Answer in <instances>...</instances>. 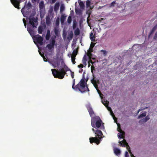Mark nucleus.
<instances>
[{
	"mask_svg": "<svg viewBox=\"0 0 157 157\" xmlns=\"http://www.w3.org/2000/svg\"><path fill=\"white\" fill-rule=\"evenodd\" d=\"M107 109L109 111H111L112 110L111 109L110 107H108Z\"/></svg>",
	"mask_w": 157,
	"mask_h": 157,
	"instance_id": "48",
	"label": "nucleus"
},
{
	"mask_svg": "<svg viewBox=\"0 0 157 157\" xmlns=\"http://www.w3.org/2000/svg\"><path fill=\"white\" fill-rule=\"evenodd\" d=\"M125 157H129L128 153L127 151H126L125 153Z\"/></svg>",
	"mask_w": 157,
	"mask_h": 157,
	"instance_id": "42",
	"label": "nucleus"
},
{
	"mask_svg": "<svg viewBox=\"0 0 157 157\" xmlns=\"http://www.w3.org/2000/svg\"><path fill=\"white\" fill-rule=\"evenodd\" d=\"M95 134H96L95 137L90 138V142L91 144H92L94 142L98 145L100 143L101 139L102 138V136L103 135V133L101 130L97 129L96 130Z\"/></svg>",
	"mask_w": 157,
	"mask_h": 157,
	"instance_id": "5",
	"label": "nucleus"
},
{
	"mask_svg": "<svg viewBox=\"0 0 157 157\" xmlns=\"http://www.w3.org/2000/svg\"><path fill=\"white\" fill-rule=\"evenodd\" d=\"M87 80L85 82V78L84 76H83L81 80L79 83L75 86V79L73 81L72 88L76 90L78 89L81 93H83L86 91H89L90 90L87 84Z\"/></svg>",
	"mask_w": 157,
	"mask_h": 157,
	"instance_id": "3",
	"label": "nucleus"
},
{
	"mask_svg": "<svg viewBox=\"0 0 157 157\" xmlns=\"http://www.w3.org/2000/svg\"><path fill=\"white\" fill-rule=\"evenodd\" d=\"M75 57H75L74 56H71V61H72V63H73V64H75V63H76L75 61Z\"/></svg>",
	"mask_w": 157,
	"mask_h": 157,
	"instance_id": "28",
	"label": "nucleus"
},
{
	"mask_svg": "<svg viewBox=\"0 0 157 157\" xmlns=\"http://www.w3.org/2000/svg\"><path fill=\"white\" fill-rule=\"evenodd\" d=\"M142 110V109H139V110L137 112V113H138L140 111Z\"/></svg>",
	"mask_w": 157,
	"mask_h": 157,
	"instance_id": "51",
	"label": "nucleus"
},
{
	"mask_svg": "<svg viewBox=\"0 0 157 157\" xmlns=\"http://www.w3.org/2000/svg\"><path fill=\"white\" fill-rule=\"evenodd\" d=\"M50 31L48 29L47 31V33L45 36V38L46 40H48L50 37Z\"/></svg>",
	"mask_w": 157,
	"mask_h": 157,
	"instance_id": "17",
	"label": "nucleus"
},
{
	"mask_svg": "<svg viewBox=\"0 0 157 157\" xmlns=\"http://www.w3.org/2000/svg\"><path fill=\"white\" fill-rule=\"evenodd\" d=\"M57 0H52V2L53 3H55Z\"/></svg>",
	"mask_w": 157,
	"mask_h": 157,
	"instance_id": "49",
	"label": "nucleus"
},
{
	"mask_svg": "<svg viewBox=\"0 0 157 157\" xmlns=\"http://www.w3.org/2000/svg\"><path fill=\"white\" fill-rule=\"evenodd\" d=\"M23 22L24 23V25L25 27H26V21L25 19V18H23Z\"/></svg>",
	"mask_w": 157,
	"mask_h": 157,
	"instance_id": "40",
	"label": "nucleus"
},
{
	"mask_svg": "<svg viewBox=\"0 0 157 157\" xmlns=\"http://www.w3.org/2000/svg\"><path fill=\"white\" fill-rule=\"evenodd\" d=\"M104 104L105 105V106H106V105H105V104Z\"/></svg>",
	"mask_w": 157,
	"mask_h": 157,
	"instance_id": "58",
	"label": "nucleus"
},
{
	"mask_svg": "<svg viewBox=\"0 0 157 157\" xmlns=\"http://www.w3.org/2000/svg\"><path fill=\"white\" fill-rule=\"evenodd\" d=\"M110 111V113H111V115L112 116H114V114L113 113V112H112V110Z\"/></svg>",
	"mask_w": 157,
	"mask_h": 157,
	"instance_id": "46",
	"label": "nucleus"
},
{
	"mask_svg": "<svg viewBox=\"0 0 157 157\" xmlns=\"http://www.w3.org/2000/svg\"><path fill=\"white\" fill-rule=\"evenodd\" d=\"M34 2H36L38 1H39V0H32Z\"/></svg>",
	"mask_w": 157,
	"mask_h": 157,
	"instance_id": "53",
	"label": "nucleus"
},
{
	"mask_svg": "<svg viewBox=\"0 0 157 157\" xmlns=\"http://www.w3.org/2000/svg\"><path fill=\"white\" fill-rule=\"evenodd\" d=\"M86 108L89 113L90 116L91 117H93L94 115V113L93 110L92 108L90 105H86Z\"/></svg>",
	"mask_w": 157,
	"mask_h": 157,
	"instance_id": "7",
	"label": "nucleus"
},
{
	"mask_svg": "<svg viewBox=\"0 0 157 157\" xmlns=\"http://www.w3.org/2000/svg\"><path fill=\"white\" fill-rule=\"evenodd\" d=\"M51 71L52 74L55 78H58L60 79H63L65 75L66 74L67 71H70L71 76L72 78H73L74 76V73L68 68L67 66L66 65L64 66L63 68H60L59 70H56L55 69H52Z\"/></svg>",
	"mask_w": 157,
	"mask_h": 157,
	"instance_id": "2",
	"label": "nucleus"
},
{
	"mask_svg": "<svg viewBox=\"0 0 157 157\" xmlns=\"http://www.w3.org/2000/svg\"><path fill=\"white\" fill-rule=\"evenodd\" d=\"M91 82L92 83L94 84L95 83H97L96 82V80L95 79H93L92 81H91Z\"/></svg>",
	"mask_w": 157,
	"mask_h": 157,
	"instance_id": "41",
	"label": "nucleus"
},
{
	"mask_svg": "<svg viewBox=\"0 0 157 157\" xmlns=\"http://www.w3.org/2000/svg\"><path fill=\"white\" fill-rule=\"evenodd\" d=\"M43 59H44V61H47V59H46L45 58V57L44 56H43Z\"/></svg>",
	"mask_w": 157,
	"mask_h": 157,
	"instance_id": "47",
	"label": "nucleus"
},
{
	"mask_svg": "<svg viewBox=\"0 0 157 157\" xmlns=\"http://www.w3.org/2000/svg\"><path fill=\"white\" fill-rule=\"evenodd\" d=\"M73 36V34L72 31H71L68 35L67 37V39L69 40H71L72 39Z\"/></svg>",
	"mask_w": 157,
	"mask_h": 157,
	"instance_id": "14",
	"label": "nucleus"
},
{
	"mask_svg": "<svg viewBox=\"0 0 157 157\" xmlns=\"http://www.w3.org/2000/svg\"><path fill=\"white\" fill-rule=\"evenodd\" d=\"M31 3L30 2H28L27 4V6L29 8L28 9H29L30 7H31Z\"/></svg>",
	"mask_w": 157,
	"mask_h": 157,
	"instance_id": "43",
	"label": "nucleus"
},
{
	"mask_svg": "<svg viewBox=\"0 0 157 157\" xmlns=\"http://www.w3.org/2000/svg\"><path fill=\"white\" fill-rule=\"evenodd\" d=\"M92 52H91L90 51H89H89L87 53V56H88L89 57V59L91 58V56H92V54L91 53Z\"/></svg>",
	"mask_w": 157,
	"mask_h": 157,
	"instance_id": "33",
	"label": "nucleus"
},
{
	"mask_svg": "<svg viewBox=\"0 0 157 157\" xmlns=\"http://www.w3.org/2000/svg\"><path fill=\"white\" fill-rule=\"evenodd\" d=\"M124 135V133L122 131L120 132V133H118V138L121 139V138H124V136H123Z\"/></svg>",
	"mask_w": 157,
	"mask_h": 157,
	"instance_id": "13",
	"label": "nucleus"
},
{
	"mask_svg": "<svg viewBox=\"0 0 157 157\" xmlns=\"http://www.w3.org/2000/svg\"><path fill=\"white\" fill-rule=\"evenodd\" d=\"M39 6L40 8V5H39Z\"/></svg>",
	"mask_w": 157,
	"mask_h": 157,
	"instance_id": "57",
	"label": "nucleus"
},
{
	"mask_svg": "<svg viewBox=\"0 0 157 157\" xmlns=\"http://www.w3.org/2000/svg\"><path fill=\"white\" fill-rule=\"evenodd\" d=\"M23 9H24V8H22L21 9V12H22V13H23Z\"/></svg>",
	"mask_w": 157,
	"mask_h": 157,
	"instance_id": "52",
	"label": "nucleus"
},
{
	"mask_svg": "<svg viewBox=\"0 0 157 157\" xmlns=\"http://www.w3.org/2000/svg\"><path fill=\"white\" fill-rule=\"evenodd\" d=\"M29 19V23L32 25L33 28H32L31 26L27 27L28 31L32 36H33V39L34 42L37 46H38V44L42 45L43 44V37L39 34L34 35V32L33 29L34 28H36V26L35 25V23H36L37 21V17L35 18L34 17L30 16Z\"/></svg>",
	"mask_w": 157,
	"mask_h": 157,
	"instance_id": "1",
	"label": "nucleus"
},
{
	"mask_svg": "<svg viewBox=\"0 0 157 157\" xmlns=\"http://www.w3.org/2000/svg\"><path fill=\"white\" fill-rule=\"evenodd\" d=\"M72 21L71 17V16H69L67 19V22L68 24H70L71 23Z\"/></svg>",
	"mask_w": 157,
	"mask_h": 157,
	"instance_id": "30",
	"label": "nucleus"
},
{
	"mask_svg": "<svg viewBox=\"0 0 157 157\" xmlns=\"http://www.w3.org/2000/svg\"><path fill=\"white\" fill-rule=\"evenodd\" d=\"M86 5L87 7H88L90 6V2L88 0L86 1Z\"/></svg>",
	"mask_w": 157,
	"mask_h": 157,
	"instance_id": "31",
	"label": "nucleus"
},
{
	"mask_svg": "<svg viewBox=\"0 0 157 157\" xmlns=\"http://www.w3.org/2000/svg\"><path fill=\"white\" fill-rule=\"evenodd\" d=\"M91 126L95 128H101L102 130L105 128L104 123L98 116H95L91 120Z\"/></svg>",
	"mask_w": 157,
	"mask_h": 157,
	"instance_id": "4",
	"label": "nucleus"
},
{
	"mask_svg": "<svg viewBox=\"0 0 157 157\" xmlns=\"http://www.w3.org/2000/svg\"><path fill=\"white\" fill-rule=\"evenodd\" d=\"M90 63H89V64H88V67H90Z\"/></svg>",
	"mask_w": 157,
	"mask_h": 157,
	"instance_id": "55",
	"label": "nucleus"
},
{
	"mask_svg": "<svg viewBox=\"0 0 157 157\" xmlns=\"http://www.w3.org/2000/svg\"><path fill=\"white\" fill-rule=\"evenodd\" d=\"M43 31V29L42 27L40 26L38 29V33L40 34H41L42 33Z\"/></svg>",
	"mask_w": 157,
	"mask_h": 157,
	"instance_id": "26",
	"label": "nucleus"
},
{
	"mask_svg": "<svg viewBox=\"0 0 157 157\" xmlns=\"http://www.w3.org/2000/svg\"><path fill=\"white\" fill-rule=\"evenodd\" d=\"M87 56L85 54L82 60V63L84 65L86 66V63L87 61Z\"/></svg>",
	"mask_w": 157,
	"mask_h": 157,
	"instance_id": "12",
	"label": "nucleus"
},
{
	"mask_svg": "<svg viewBox=\"0 0 157 157\" xmlns=\"http://www.w3.org/2000/svg\"><path fill=\"white\" fill-rule=\"evenodd\" d=\"M157 29V24L155 25L152 28L151 30L150 31L148 36L150 37L156 30Z\"/></svg>",
	"mask_w": 157,
	"mask_h": 157,
	"instance_id": "10",
	"label": "nucleus"
},
{
	"mask_svg": "<svg viewBox=\"0 0 157 157\" xmlns=\"http://www.w3.org/2000/svg\"><path fill=\"white\" fill-rule=\"evenodd\" d=\"M59 6V4L58 3H56L55 4L54 8L55 11H56L58 10Z\"/></svg>",
	"mask_w": 157,
	"mask_h": 157,
	"instance_id": "20",
	"label": "nucleus"
},
{
	"mask_svg": "<svg viewBox=\"0 0 157 157\" xmlns=\"http://www.w3.org/2000/svg\"><path fill=\"white\" fill-rule=\"evenodd\" d=\"M66 16L65 14H63L61 15L60 17V22L62 25H63L64 21L66 19Z\"/></svg>",
	"mask_w": 157,
	"mask_h": 157,
	"instance_id": "9",
	"label": "nucleus"
},
{
	"mask_svg": "<svg viewBox=\"0 0 157 157\" xmlns=\"http://www.w3.org/2000/svg\"><path fill=\"white\" fill-rule=\"evenodd\" d=\"M78 68H83V65L82 64H80L79 65H78Z\"/></svg>",
	"mask_w": 157,
	"mask_h": 157,
	"instance_id": "44",
	"label": "nucleus"
},
{
	"mask_svg": "<svg viewBox=\"0 0 157 157\" xmlns=\"http://www.w3.org/2000/svg\"><path fill=\"white\" fill-rule=\"evenodd\" d=\"M150 119L149 116H146L144 119V121L146 122L149 119Z\"/></svg>",
	"mask_w": 157,
	"mask_h": 157,
	"instance_id": "35",
	"label": "nucleus"
},
{
	"mask_svg": "<svg viewBox=\"0 0 157 157\" xmlns=\"http://www.w3.org/2000/svg\"><path fill=\"white\" fill-rule=\"evenodd\" d=\"M46 47H47L48 49L51 50L52 49H53L54 48V46L52 44H49L47 45Z\"/></svg>",
	"mask_w": 157,
	"mask_h": 157,
	"instance_id": "23",
	"label": "nucleus"
},
{
	"mask_svg": "<svg viewBox=\"0 0 157 157\" xmlns=\"http://www.w3.org/2000/svg\"><path fill=\"white\" fill-rule=\"evenodd\" d=\"M58 29H57L56 28H54V33H55V34L56 35H57L58 33Z\"/></svg>",
	"mask_w": 157,
	"mask_h": 157,
	"instance_id": "36",
	"label": "nucleus"
},
{
	"mask_svg": "<svg viewBox=\"0 0 157 157\" xmlns=\"http://www.w3.org/2000/svg\"><path fill=\"white\" fill-rule=\"evenodd\" d=\"M59 17H57L56 18V25H59Z\"/></svg>",
	"mask_w": 157,
	"mask_h": 157,
	"instance_id": "32",
	"label": "nucleus"
},
{
	"mask_svg": "<svg viewBox=\"0 0 157 157\" xmlns=\"http://www.w3.org/2000/svg\"><path fill=\"white\" fill-rule=\"evenodd\" d=\"M88 63H92V64H93V63H94L92 61L91 59L90 58V60H89V61H88Z\"/></svg>",
	"mask_w": 157,
	"mask_h": 157,
	"instance_id": "45",
	"label": "nucleus"
},
{
	"mask_svg": "<svg viewBox=\"0 0 157 157\" xmlns=\"http://www.w3.org/2000/svg\"><path fill=\"white\" fill-rule=\"evenodd\" d=\"M46 21L47 25H49L51 24L50 17L49 16L46 17Z\"/></svg>",
	"mask_w": 157,
	"mask_h": 157,
	"instance_id": "16",
	"label": "nucleus"
},
{
	"mask_svg": "<svg viewBox=\"0 0 157 157\" xmlns=\"http://www.w3.org/2000/svg\"><path fill=\"white\" fill-rule=\"evenodd\" d=\"M94 86L95 87V88L98 91V93L100 95L101 94V92L99 89H98V85L97 84V83H95L94 84Z\"/></svg>",
	"mask_w": 157,
	"mask_h": 157,
	"instance_id": "15",
	"label": "nucleus"
},
{
	"mask_svg": "<svg viewBox=\"0 0 157 157\" xmlns=\"http://www.w3.org/2000/svg\"><path fill=\"white\" fill-rule=\"evenodd\" d=\"M131 157H135V156L133 155H131Z\"/></svg>",
	"mask_w": 157,
	"mask_h": 157,
	"instance_id": "54",
	"label": "nucleus"
},
{
	"mask_svg": "<svg viewBox=\"0 0 157 157\" xmlns=\"http://www.w3.org/2000/svg\"><path fill=\"white\" fill-rule=\"evenodd\" d=\"M12 3L14 7L16 8H17L18 9H20V8L19 7L20 2L17 0H13V2H12Z\"/></svg>",
	"mask_w": 157,
	"mask_h": 157,
	"instance_id": "8",
	"label": "nucleus"
},
{
	"mask_svg": "<svg viewBox=\"0 0 157 157\" xmlns=\"http://www.w3.org/2000/svg\"><path fill=\"white\" fill-rule=\"evenodd\" d=\"M95 45V44L93 43H91L90 44V47L89 48V51H90L91 52H92L93 50V48H94Z\"/></svg>",
	"mask_w": 157,
	"mask_h": 157,
	"instance_id": "21",
	"label": "nucleus"
},
{
	"mask_svg": "<svg viewBox=\"0 0 157 157\" xmlns=\"http://www.w3.org/2000/svg\"><path fill=\"white\" fill-rule=\"evenodd\" d=\"M77 25V22L75 20L73 21V28L74 29H75Z\"/></svg>",
	"mask_w": 157,
	"mask_h": 157,
	"instance_id": "29",
	"label": "nucleus"
},
{
	"mask_svg": "<svg viewBox=\"0 0 157 157\" xmlns=\"http://www.w3.org/2000/svg\"><path fill=\"white\" fill-rule=\"evenodd\" d=\"M91 72L92 73H93V71L95 70V67L93 65H92L91 66Z\"/></svg>",
	"mask_w": 157,
	"mask_h": 157,
	"instance_id": "37",
	"label": "nucleus"
},
{
	"mask_svg": "<svg viewBox=\"0 0 157 157\" xmlns=\"http://www.w3.org/2000/svg\"><path fill=\"white\" fill-rule=\"evenodd\" d=\"M92 130L93 131L94 133H95L96 131H95L94 128H92Z\"/></svg>",
	"mask_w": 157,
	"mask_h": 157,
	"instance_id": "50",
	"label": "nucleus"
},
{
	"mask_svg": "<svg viewBox=\"0 0 157 157\" xmlns=\"http://www.w3.org/2000/svg\"><path fill=\"white\" fill-rule=\"evenodd\" d=\"M120 144V146L122 147H126L127 150H128V152L130 154H131L132 152L130 150V147L129 146L128 144L126 142V140L123 139L122 141H120L119 142Z\"/></svg>",
	"mask_w": 157,
	"mask_h": 157,
	"instance_id": "6",
	"label": "nucleus"
},
{
	"mask_svg": "<svg viewBox=\"0 0 157 157\" xmlns=\"http://www.w3.org/2000/svg\"><path fill=\"white\" fill-rule=\"evenodd\" d=\"M116 3V1H114L113 2H111L110 4V7H113L114 6V5Z\"/></svg>",
	"mask_w": 157,
	"mask_h": 157,
	"instance_id": "34",
	"label": "nucleus"
},
{
	"mask_svg": "<svg viewBox=\"0 0 157 157\" xmlns=\"http://www.w3.org/2000/svg\"><path fill=\"white\" fill-rule=\"evenodd\" d=\"M78 53V51L77 49H74L73 51L72 54L71 56L76 57Z\"/></svg>",
	"mask_w": 157,
	"mask_h": 157,
	"instance_id": "25",
	"label": "nucleus"
},
{
	"mask_svg": "<svg viewBox=\"0 0 157 157\" xmlns=\"http://www.w3.org/2000/svg\"><path fill=\"white\" fill-rule=\"evenodd\" d=\"M146 115V112H144V113H143L142 114L140 115L138 117V118H140L141 117H145Z\"/></svg>",
	"mask_w": 157,
	"mask_h": 157,
	"instance_id": "27",
	"label": "nucleus"
},
{
	"mask_svg": "<svg viewBox=\"0 0 157 157\" xmlns=\"http://www.w3.org/2000/svg\"><path fill=\"white\" fill-rule=\"evenodd\" d=\"M56 36L52 38L51 40L50 41V44L52 45L53 46H55V42H56Z\"/></svg>",
	"mask_w": 157,
	"mask_h": 157,
	"instance_id": "19",
	"label": "nucleus"
},
{
	"mask_svg": "<svg viewBox=\"0 0 157 157\" xmlns=\"http://www.w3.org/2000/svg\"><path fill=\"white\" fill-rule=\"evenodd\" d=\"M79 4L81 9H84V4L82 1H80V2H79Z\"/></svg>",
	"mask_w": 157,
	"mask_h": 157,
	"instance_id": "22",
	"label": "nucleus"
},
{
	"mask_svg": "<svg viewBox=\"0 0 157 157\" xmlns=\"http://www.w3.org/2000/svg\"><path fill=\"white\" fill-rule=\"evenodd\" d=\"M113 150L114 153L116 155H118L120 154L121 151L119 149L117 148H114Z\"/></svg>",
	"mask_w": 157,
	"mask_h": 157,
	"instance_id": "11",
	"label": "nucleus"
},
{
	"mask_svg": "<svg viewBox=\"0 0 157 157\" xmlns=\"http://www.w3.org/2000/svg\"><path fill=\"white\" fill-rule=\"evenodd\" d=\"M95 37L94 35H93V33L91 32L90 33V38L92 41H94L95 40Z\"/></svg>",
	"mask_w": 157,
	"mask_h": 157,
	"instance_id": "18",
	"label": "nucleus"
},
{
	"mask_svg": "<svg viewBox=\"0 0 157 157\" xmlns=\"http://www.w3.org/2000/svg\"><path fill=\"white\" fill-rule=\"evenodd\" d=\"M80 30L78 28H77L75 31V34L76 36L80 34Z\"/></svg>",
	"mask_w": 157,
	"mask_h": 157,
	"instance_id": "24",
	"label": "nucleus"
},
{
	"mask_svg": "<svg viewBox=\"0 0 157 157\" xmlns=\"http://www.w3.org/2000/svg\"><path fill=\"white\" fill-rule=\"evenodd\" d=\"M157 39V31L155 33V35L153 37V39L154 40H156Z\"/></svg>",
	"mask_w": 157,
	"mask_h": 157,
	"instance_id": "38",
	"label": "nucleus"
},
{
	"mask_svg": "<svg viewBox=\"0 0 157 157\" xmlns=\"http://www.w3.org/2000/svg\"><path fill=\"white\" fill-rule=\"evenodd\" d=\"M64 6H63V5H62L60 7V11L61 12L63 11L64 10Z\"/></svg>",
	"mask_w": 157,
	"mask_h": 157,
	"instance_id": "39",
	"label": "nucleus"
},
{
	"mask_svg": "<svg viewBox=\"0 0 157 157\" xmlns=\"http://www.w3.org/2000/svg\"><path fill=\"white\" fill-rule=\"evenodd\" d=\"M103 51L104 52V53H106V51Z\"/></svg>",
	"mask_w": 157,
	"mask_h": 157,
	"instance_id": "56",
	"label": "nucleus"
}]
</instances>
